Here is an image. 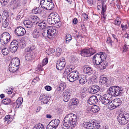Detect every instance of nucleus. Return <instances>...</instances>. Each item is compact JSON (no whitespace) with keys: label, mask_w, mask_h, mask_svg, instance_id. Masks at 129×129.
I'll list each match as a JSON object with an SVG mask.
<instances>
[{"label":"nucleus","mask_w":129,"mask_h":129,"mask_svg":"<svg viewBox=\"0 0 129 129\" xmlns=\"http://www.w3.org/2000/svg\"><path fill=\"white\" fill-rule=\"evenodd\" d=\"M63 125L66 127L72 128L70 127L71 125L75 126L77 124V117L75 114L71 113L68 114L64 118L63 121Z\"/></svg>","instance_id":"nucleus-1"},{"label":"nucleus","mask_w":129,"mask_h":129,"mask_svg":"<svg viewBox=\"0 0 129 129\" xmlns=\"http://www.w3.org/2000/svg\"><path fill=\"white\" fill-rule=\"evenodd\" d=\"M20 60L17 57L13 59L9 66V70L12 72H14L19 68Z\"/></svg>","instance_id":"nucleus-2"},{"label":"nucleus","mask_w":129,"mask_h":129,"mask_svg":"<svg viewBox=\"0 0 129 129\" xmlns=\"http://www.w3.org/2000/svg\"><path fill=\"white\" fill-rule=\"evenodd\" d=\"M40 5L44 9L50 10L54 7V4L52 0H41Z\"/></svg>","instance_id":"nucleus-3"},{"label":"nucleus","mask_w":129,"mask_h":129,"mask_svg":"<svg viewBox=\"0 0 129 129\" xmlns=\"http://www.w3.org/2000/svg\"><path fill=\"white\" fill-rule=\"evenodd\" d=\"M122 91L121 88L118 86H113L110 87L109 89L108 90V91L111 95V97L112 96H117L119 95Z\"/></svg>","instance_id":"nucleus-4"},{"label":"nucleus","mask_w":129,"mask_h":129,"mask_svg":"<svg viewBox=\"0 0 129 129\" xmlns=\"http://www.w3.org/2000/svg\"><path fill=\"white\" fill-rule=\"evenodd\" d=\"M60 19L57 13H53L50 14L48 17L47 21L51 24H55L59 23Z\"/></svg>","instance_id":"nucleus-5"},{"label":"nucleus","mask_w":129,"mask_h":129,"mask_svg":"<svg viewBox=\"0 0 129 129\" xmlns=\"http://www.w3.org/2000/svg\"><path fill=\"white\" fill-rule=\"evenodd\" d=\"M117 119L119 123L121 124H126L129 121V114L120 113L117 116Z\"/></svg>","instance_id":"nucleus-6"},{"label":"nucleus","mask_w":129,"mask_h":129,"mask_svg":"<svg viewBox=\"0 0 129 129\" xmlns=\"http://www.w3.org/2000/svg\"><path fill=\"white\" fill-rule=\"evenodd\" d=\"M11 36L10 34L8 33H3L1 36L0 42L3 45V44L7 46V44L10 41Z\"/></svg>","instance_id":"nucleus-7"},{"label":"nucleus","mask_w":129,"mask_h":129,"mask_svg":"<svg viewBox=\"0 0 129 129\" xmlns=\"http://www.w3.org/2000/svg\"><path fill=\"white\" fill-rule=\"evenodd\" d=\"M96 52V50L92 48L83 49L81 52V54L82 56L87 57L94 54Z\"/></svg>","instance_id":"nucleus-8"},{"label":"nucleus","mask_w":129,"mask_h":129,"mask_svg":"<svg viewBox=\"0 0 129 129\" xmlns=\"http://www.w3.org/2000/svg\"><path fill=\"white\" fill-rule=\"evenodd\" d=\"M73 92L71 90H65L63 93V99L64 101L67 102L73 95Z\"/></svg>","instance_id":"nucleus-9"},{"label":"nucleus","mask_w":129,"mask_h":129,"mask_svg":"<svg viewBox=\"0 0 129 129\" xmlns=\"http://www.w3.org/2000/svg\"><path fill=\"white\" fill-rule=\"evenodd\" d=\"M66 62L65 59L62 57L58 60L56 65V67L57 69L61 70L63 69L65 67Z\"/></svg>","instance_id":"nucleus-10"},{"label":"nucleus","mask_w":129,"mask_h":129,"mask_svg":"<svg viewBox=\"0 0 129 129\" xmlns=\"http://www.w3.org/2000/svg\"><path fill=\"white\" fill-rule=\"evenodd\" d=\"M111 95L109 94H106L103 95L102 96H101V101L102 104L104 105H107L111 101Z\"/></svg>","instance_id":"nucleus-11"},{"label":"nucleus","mask_w":129,"mask_h":129,"mask_svg":"<svg viewBox=\"0 0 129 129\" xmlns=\"http://www.w3.org/2000/svg\"><path fill=\"white\" fill-rule=\"evenodd\" d=\"M101 95L99 94H96L95 96H91L87 101L88 103L90 105L95 104L98 102V99L100 100Z\"/></svg>","instance_id":"nucleus-12"},{"label":"nucleus","mask_w":129,"mask_h":129,"mask_svg":"<svg viewBox=\"0 0 129 129\" xmlns=\"http://www.w3.org/2000/svg\"><path fill=\"white\" fill-rule=\"evenodd\" d=\"M60 122L58 119H55L52 120L47 125L46 129H55L58 126Z\"/></svg>","instance_id":"nucleus-13"},{"label":"nucleus","mask_w":129,"mask_h":129,"mask_svg":"<svg viewBox=\"0 0 129 129\" xmlns=\"http://www.w3.org/2000/svg\"><path fill=\"white\" fill-rule=\"evenodd\" d=\"M100 78V83L107 86H109L110 85L111 83L109 78L104 77L103 75L101 76Z\"/></svg>","instance_id":"nucleus-14"},{"label":"nucleus","mask_w":129,"mask_h":129,"mask_svg":"<svg viewBox=\"0 0 129 129\" xmlns=\"http://www.w3.org/2000/svg\"><path fill=\"white\" fill-rule=\"evenodd\" d=\"M100 89V88L99 86L96 85H94L89 87L88 90L89 93L93 94L99 91Z\"/></svg>","instance_id":"nucleus-15"},{"label":"nucleus","mask_w":129,"mask_h":129,"mask_svg":"<svg viewBox=\"0 0 129 129\" xmlns=\"http://www.w3.org/2000/svg\"><path fill=\"white\" fill-rule=\"evenodd\" d=\"M102 61L100 58V54H96L93 57V62L94 65L100 64Z\"/></svg>","instance_id":"nucleus-16"},{"label":"nucleus","mask_w":129,"mask_h":129,"mask_svg":"<svg viewBox=\"0 0 129 129\" xmlns=\"http://www.w3.org/2000/svg\"><path fill=\"white\" fill-rule=\"evenodd\" d=\"M15 32L18 36H23L26 32L25 29L21 26L17 27L15 30Z\"/></svg>","instance_id":"nucleus-17"},{"label":"nucleus","mask_w":129,"mask_h":129,"mask_svg":"<svg viewBox=\"0 0 129 129\" xmlns=\"http://www.w3.org/2000/svg\"><path fill=\"white\" fill-rule=\"evenodd\" d=\"M40 100L44 104H47L50 100V98L46 95L42 94L40 97Z\"/></svg>","instance_id":"nucleus-18"},{"label":"nucleus","mask_w":129,"mask_h":129,"mask_svg":"<svg viewBox=\"0 0 129 129\" xmlns=\"http://www.w3.org/2000/svg\"><path fill=\"white\" fill-rule=\"evenodd\" d=\"M48 34L51 38L54 37L57 34L56 31L55 29L51 27L48 30Z\"/></svg>","instance_id":"nucleus-19"},{"label":"nucleus","mask_w":129,"mask_h":129,"mask_svg":"<svg viewBox=\"0 0 129 129\" xmlns=\"http://www.w3.org/2000/svg\"><path fill=\"white\" fill-rule=\"evenodd\" d=\"M94 123L92 124L89 122H85L83 123L82 126L83 128L93 129V128H94Z\"/></svg>","instance_id":"nucleus-20"},{"label":"nucleus","mask_w":129,"mask_h":129,"mask_svg":"<svg viewBox=\"0 0 129 129\" xmlns=\"http://www.w3.org/2000/svg\"><path fill=\"white\" fill-rule=\"evenodd\" d=\"M70 102L71 104L70 106L71 107L73 106L74 108L77 106L79 103V101L77 99H73L71 100Z\"/></svg>","instance_id":"nucleus-21"},{"label":"nucleus","mask_w":129,"mask_h":129,"mask_svg":"<svg viewBox=\"0 0 129 129\" xmlns=\"http://www.w3.org/2000/svg\"><path fill=\"white\" fill-rule=\"evenodd\" d=\"M41 32V30L36 28L35 29L33 33V36L34 38H38L40 36Z\"/></svg>","instance_id":"nucleus-22"},{"label":"nucleus","mask_w":129,"mask_h":129,"mask_svg":"<svg viewBox=\"0 0 129 129\" xmlns=\"http://www.w3.org/2000/svg\"><path fill=\"white\" fill-rule=\"evenodd\" d=\"M34 57V54L32 53H29L27 54L25 56V60L27 61H29L33 59Z\"/></svg>","instance_id":"nucleus-23"},{"label":"nucleus","mask_w":129,"mask_h":129,"mask_svg":"<svg viewBox=\"0 0 129 129\" xmlns=\"http://www.w3.org/2000/svg\"><path fill=\"white\" fill-rule=\"evenodd\" d=\"M102 11L101 12L102 16L105 19L106 17V15L105 14V12L106 10V6L103 3L102 4Z\"/></svg>","instance_id":"nucleus-24"},{"label":"nucleus","mask_w":129,"mask_h":129,"mask_svg":"<svg viewBox=\"0 0 129 129\" xmlns=\"http://www.w3.org/2000/svg\"><path fill=\"white\" fill-rule=\"evenodd\" d=\"M113 102L116 108L121 105V101L120 99L117 98L113 100Z\"/></svg>","instance_id":"nucleus-25"},{"label":"nucleus","mask_w":129,"mask_h":129,"mask_svg":"<svg viewBox=\"0 0 129 129\" xmlns=\"http://www.w3.org/2000/svg\"><path fill=\"white\" fill-rule=\"evenodd\" d=\"M24 24L26 27L30 28L32 27L33 25V22L30 20H25L24 22Z\"/></svg>","instance_id":"nucleus-26"},{"label":"nucleus","mask_w":129,"mask_h":129,"mask_svg":"<svg viewBox=\"0 0 129 129\" xmlns=\"http://www.w3.org/2000/svg\"><path fill=\"white\" fill-rule=\"evenodd\" d=\"M66 84L63 82H61L59 84V87L57 88V89L59 91H62L66 87Z\"/></svg>","instance_id":"nucleus-27"},{"label":"nucleus","mask_w":129,"mask_h":129,"mask_svg":"<svg viewBox=\"0 0 129 129\" xmlns=\"http://www.w3.org/2000/svg\"><path fill=\"white\" fill-rule=\"evenodd\" d=\"M79 82L80 83L82 84H85L87 81V79L85 76L83 75L80 77Z\"/></svg>","instance_id":"nucleus-28"},{"label":"nucleus","mask_w":129,"mask_h":129,"mask_svg":"<svg viewBox=\"0 0 129 129\" xmlns=\"http://www.w3.org/2000/svg\"><path fill=\"white\" fill-rule=\"evenodd\" d=\"M0 49L1 50L2 54L4 55H7L9 52V50L6 47H3L2 46L0 48Z\"/></svg>","instance_id":"nucleus-29"},{"label":"nucleus","mask_w":129,"mask_h":129,"mask_svg":"<svg viewBox=\"0 0 129 129\" xmlns=\"http://www.w3.org/2000/svg\"><path fill=\"white\" fill-rule=\"evenodd\" d=\"M47 22L46 20H43L38 24V26L41 28L43 29L45 28L47 26Z\"/></svg>","instance_id":"nucleus-30"},{"label":"nucleus","mask_w":129,"mask_h":129,"mask_svg":"<svg viewBox=\"0 0 129 129\" xmlns=\"http://www.w3.org/2000/svg\"><path fill=\"white\" fill-rule=\"evenodd\" d=\"M71 72L72 73V76L74 77L75 81L78 79V78H80L79 74L77 71H73Z\"/></svg>","instance_id":"nucleus-31"},{"label":"nucleus","mask_w":129,"mask_h":129,"mask_svg":"<svg viewBox=\"0 0 129 129\" xmlns=\"http://www.w3.org/2000/svg\"><path fill=\"white\" fill-rule=\"evenodd\" d=\"M84 70L85 73L89 75H90L93 72L92 68L89 67L86 68Z\"/></svg>","instance_id":"nucleus-32"},{"label":"nucleus","mask_w":129,"mask_h":129,"mask_svg":"<svg viewBox=\"0 0 129 129\" xmlns=\"http://www.w3.org/2000/svg\"><path fill=\"white\" fill-rule=\"evenodd\" d=\"M99 110V107L97 105H94L91 107L90 110L94 113H96L98 112Z\"/></svg>","instance_id":"nucleus-33"},{"label":"nucleus","mask_w":129,"mask_h":129,"mask_svg":"<svg viewBox=\"0 0 129 129\" xmlns=\"http://www.w3.org/2000/svg\"><path fill=\"white\" fill-rule=\"evenodd\" d=\"M35 47L34 45H32L31 46L29 47L25 48V52L31 51L35 49Z\"/></svg>","instance_id":"nucleus-34"},{"label":"nucleus","mask_w":129,"mask_h":129,"mask_svg":"<svg viewBox=\"0 0 129 129\" xmlns=\"http://www.w3.org/2000/svg\"><path fill=\"white\" fill-rule=\"evenodd\" d=\"M108 105V108L111 110L113 109L116 108L113 104V101L110 102Z\"/></svg>","instance_id":"nucleus-35"},{"label":"nucleus","mask_w":129,"mask_h":129,"mask_svg":"<svg viewBox=\"0 0 129 129\" xmlns=\"http://www.w3.org/2000/svg\"><path fill=\"white\" fill-rule=\"evenodd\" d=\"M66 40V43H68L69 42L72 40L71 35L69 34H67L65 38Z\"/></svg>","instance_id":"nucleus-36"},{"label":"nucleus","mask_w":129,"mask_h":129,"mask_svg":"<svg viewBox=\"0 0 129 129\" xmlns=\"http://www.w3.org/2000/svg\"><path fill=\"white\" fill-rule=\"evenodd\" d=\"M31 21L33 23L35 22L39 23V18L37 16H33L31 18Z\"/></svg>","instance_id":"nucleus-37"},{"label":"nucleus","mask_w":129,"mask_h":129,"mask_svg":"<svg viewBox=\"0 0 129 129\" xmlns=\"http://www.w3.org/2000/svg\"><path fill=\"white\" fill-rule=\"evenodd\" d=\"M11 102V100L8 98L4 99L2 101V103L5 105L9 104Z\"/></svg>","instance_id":"nucleus-38"},{"label":"nucleus","mask_w":129,"mask_h":129,"mask_svg":"<svg viewBox=\"0 0 129 129\" xmlns=\"http://www.w3.org/2000/svg\"><path fill=\"white\" fill-rule=\"evenodd\" d=\"M48 30H45L42 33V36L45 37H47L48 38H51V37L49 36V35L48 34Z\"/></svg>","instance_id":"nucleus-39"},{"label":"nucleus","mask_w":129,"mask_h":129,"mask_svg":"<svg viewBox=\"0 0 129 129\" xmlns=\"http://www.w3.org/2000/svg\"><path fill=\"white\" fill-rule=\"evenodd\" d=\"M67 79L70 82H73L75 81L74 77L72 76V73L71 72L69 75H68L67 77Z\"/></svg>","instance_id":"nucleus-40"},{"label":"nucleus","mask_w":129,"mask_h":129,"mask_svg":"<svg viewBox=\"0 0 129 129\" xmlns=\"http://www.w3.org/2000/svg\"><path fill=\"white\" fill-rule=\"evenodd\" d=\"M8 21V19L7 18H6L5 20L3 21L2 23V26L3 27L6 28L8 26L9 24Z\"/></svg>","instance_id":"nucleus-41"},{"label":"nucleus","mask_w":129,"mask_h":129,"mask_svg":"<svg viewBox=\"0 0 129 129\" xmlns=\"http://www.w3.org/2000/svg\"><path fill=\"white\" fill-rule=\"evenodd\" d=\"M36 129H43L44 128V126L42 124L39 123L36 124L34 127V128Z\"/></svg>","instance_id":"nucleus-42"},{"label":"nucleus","mask_w":129,"mask_h":129,"mask_svg":"<svg viewBox=\"0 0 129 129\" xmlns=\"http://www.w3.org/2000/svg\"><path fill=\"white\" fill-rule=\"evenodd\" d=\"M18 42L16 40H13L10 44V46H18Z\"/></svg>","instance_id":"nucleus-43"},{"label":"nucleus","mask_w":129,"mask_h":129,"mask_svg":"<svg viewBox=\"0 0 129 129\" xmlns=\"http://www.w3.org/2000/svg\"><path fill=\"white\" fill-rule=\"evenodd\" d=\"M33 11L35 14L40 13L42 12L41 9L39 8H34Z\"/></svg>","instance_id":"nucleus-44"},{"label":"nucleus","mask_w":129,"mask_h":129,"mask_svg":"<svg viewBox=\"0 0 129 129\" xmlns=\"http://www.w3.org/2000/svg\"><path fill=\"white\" fill-rule=\"evenodd\" d=\"M18 47V46H15V47H14V46H10L11 51L13 53H15Z\"/></svg>","instance_id":"nucleus-45"},{"label":"nucleus","mask_w":129,"mask_h":129,"mask_svg":"<svg viewBox=\"0 0 129 129\" xmlns=\"http://www.w3.org/2000/svg\"><path fill=\"white\" fill-rule=\"evenodd\" d=\"M72 70V69L71 68H67L66 69L64 72V74L66 76H68V75H69L71 73H70V72Z\"/></svg>","instance_id":"nucleus-46"},{"label":"nucleus","mask_w":129,"mask_h":129,"mask_svg":"<svg viewBox=\"0 0 129 129\" xmlns=\"http://www.w3.org/2000/svg\"><path fill=\"white\" fill-rule=\"evenodd\" d=\"M26 45L25 42L23 41L19 43H18V46L20 47L21 48H23L25 47Z\"/></svg>","instance_id":"nucleus-47"},{"label":"nucleus","mask_w":129,"mask_h":129,"mask_svg":"<svg viewBox=\"0 0 129 129\" xmlns=\"http://www.w3.org/2000/svg\"><path fill=\"white\" fill-rule=\"evenodd\" d=\"M55 52L54 49L50 48L48 50H46V52L48 55L54 53Z\"/></svg>","instance_id":"nucleus-48"},{"label":"nucleus","mask_w":129,"mask_h":129,"mask_svg":"<svg viewBox=\"0 0 129 129\" xmlns=\"http://www.w3.org/2000/svg\"><path fill=\"white\" fill-rule=\"evenodd\" d=\"M61 52V49L59 48H57L56 49V56H59L60 55Z\"/></svg>","instance_id":"nucleus-49"},{"label":"nucleus","mask_w":129,"mask_h":129,"mask_svg":"<svg viewBox=\"0 0 129 129\" xmlns=\"http://www.w3.org/2000/svg\"><path fill=\"white\" fill-rule=\"evenodd\" d=\"M9 2V0H0V2L2 5L3 6H5L7 5Z\"/></svg>","instance_id":"nucleus-50"},{"label":"nucleus","mask_w":129,"mask_h":129,"mask_svg":"<svg viewBox=\"0 0 129 129\" xmlns=\"http://www.w3.org/2000/svg\"><path fill=\"white\" fill-rule=\"evenodd\" d=\"M40 78L38 77H37L35 78L32 81V84L33 85L35 84L36 83L40 80Z\"/></svg>","instance_id":"nucleus-51"},{"label":"nucleus","mask_w":129,"mask_h":129,"mask_svg":"<svg viewBox=\"0 0 129 129\" xmlns=\"http://www.w3.org/2000/svg\"><path fill=\"white\" fill-rule=\"evenodd\" d=\"M48 62V59L47 58H45L43 59L42 61V64L43 66L46 65Z\"/></svg>","instance_id":"nucleus-52"},{"label":"nucleus","mask_w":129,"mask_h":129,"mask_svg":"<svg viewBox=\"0 0 129 129\" xmlns=\"http://www.w3.org/2000/svg\"><path fill=\"white\" fill-rule=\"evenodd\" d=\"M101 54H100V58L101 59V60L103 61H104L105 59H106V56H105V54H103V53H101Z\"/></svg>","instance_id":"nucleus-53"},{"label":"nucleus","mask_w":129,"mask_h":129,"mask_svg":"<svg viewBox=\"0 0 129 129\" xmlns=\"http://www.w3.org/2000/svg\"><path fill=\"white\" fill-rule=\"evenodd\" d=\"M3 14L4 16H5L6 18L8 17L9 13L7 10H5L3 12Z\"/></svg>","instance_id":"nucleus-54"},{"label":"nucleus","mask_w":129,"mask_h":129,"mask_svg":"<svg viewBox=\"0 0 129 129\" xmlns=\"http://www.w3.org/2000/svg\"><path fill=\"white\" fill-rule=\"evenodd\" d=\"M23 100L22 98L20 97L18 98L16 101L17 103H18L21 105L23 102Z\"/></svg>","instance_id":"nucleus-55"},{"label":"nucleus","mask_w":129,"mask_h":129,"mask_svg":"<svg viewBox=\"0 0 129 129\" xmlns=\"http://www.w3.org/2000/svg\"><path fill=\"white\" fill-rule=\"evenodd\" d=\"M107 42L108 44H110L112 46L113 41L110 37H109L107 38Z\"/></svg>","instance_id":"nucleus-56"},{"label":"nucleus","mask_w":129,"mask_h":129,"mask_svg":"<svg viewBox=\"0 0 129 129\" xmlns=\"http://www.w3.org/2000/svg\"><path fill=\"white\" fill-rule=\"evenodd\" d=\"M108 66V64L105 61L104 62V63L103 66H102V67H101V69H106V67H107V66Z\"/></svg>","instance_id":"nucleus-57"},{"label":"nucleus","mask_w":129,"mask_h":129,"mask_svg":"<svg viewBox=\"0 0 129 129\" xmlns=\"http://www.w3.org/2000/svg\"><path fill=\"white\" fill-rule=\"evenodd\" d=\"M127 45L126 44H125L123 47V51L124 52H126L127 50L128 47Z\"/></svg>","instance_id":"nucleus-58"},{"label":"nucleus","mask_w":129,"mask_h":129,"mask_svg":"<svg viewBox=\"0 0 129 129\" xmlns=\"http://www.w3.org/2000/svg\"><path fill=\"white\" fill-rule=\"evenodd\" d=\"M11 117V116L10 115H6L5 118H4V120H5V121H7L8 120H9L10 118Z\"/></svg>","instance_id":"nucleus-59"},{"label":"nucleus","mask_w":129,"mask_h":129,"mask_svg":"<svg viewBox=\"0 0 129 129\" xmlns=\"http://www.w3.org/2000/svg\"><path fill=\"white\" fill-rule=\"evenodd\" d=\"M121 27L122 28V29L124 30L126 29L127 28V25H124L123 24H121Z\"/></svg>","instance_id":"nucleus-60"},{"label":"nucleus","mask_w":129,"mask_h":129,"mask_svg":"<svg viewBox=\"0 0 129 129\" xmlns=\"http://www.w3.org/2000/svg\"><path fill=\"white\" fill-rule=\"evenodd\" d=\"M45 89L47 91H50L51 90L52 88L49 86H47L45 87Z\"/></svg>","instance_id":"nucleus-61"},{"label":"nucleus","mask_w":129,"mask_h":129,"mask_svg":"<svg viewBox=\"0 0 129 129\" xmlns=\"http://www.w3.org/2000/svg\"><path fill=\"white\" fill-rule=\"evenodd\" d=\"M115 23L116 25L119 26L121 23V22L120 21L115 20Z\"/></svg>","instance_id":"nucleus-62"},{"label":"nucleus","mask_w":129,"mask_h":129,"mask_svg":"<svg viewBox=\"0 0 129 129\" xmlns=\"http://www.w3.org/2000/svg\"><path fill=\"white\" fill-rule=\"evenodd\" d=\"M82 16L86 20H87L88 19V15L86 13L83 14H82Z\"/></svg>","instance_id":"nucleus-63"},{"label":"nucleus","mask_w":129,"mask_h":129,"mask_svg":"<svg viewBox=\"0 0 129 129\" xmlns=\"http://www.w3.org/2000/svg\"><path fill=\"white\" fill-rule=\"evenodd\" d=\"M54 25V26L56 27V28L59 27L61 25L60 22H59V23H57L56 24H55Z\"/></svg>","instance_id":"nucleus-64"}]
</instances>
